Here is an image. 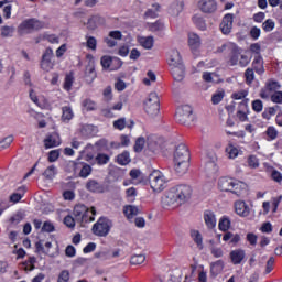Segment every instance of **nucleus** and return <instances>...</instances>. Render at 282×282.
<instances>
[{"label":"nucleus","instance_id":"1","mask_svg":"<svg viewBox=\"0 0 282 282\" xmlns=\"http://www.w3.org/2000/svg\"><path fill=\"white\" fill-rule=\"evenodd\" d=\"M193 197V187L180 184L167 189L162 198V206L165 210H175L186 204Z\"/></svg>","mask_w":282,"mask_h":282},{"label":"nucleus","instance_id":"2","mask_svg":"<svg viewBox=\"0 0 282 282\" xmlns=\"http://www.w3.org/2000/svg\"><path fill=\"white\" fill-rule=\"evenodd\" d=\"M173 162H174V171L178 175H184L188 172L191 166V152L186 144L181 143L176 145L174 154H173Z\"/></svg>","mask_w":282,"mask_h":282},{"label":"nucleus","instance_id":"3","mask_svg":"<svg viewBox=\"0 0 282 282\" xmlns=\"http://www.w3.org/2000/svg\"><path fill=\"white\" fill-rule=\"evenodd\" d=\"M73 215L84 224L96 221V207L89 209L84 204H77L74 207Z\"/></svg>","mask_w":282,"mask_h":282},{"label":"nucleus","instance_id":"4","mask_svg":"<svg viewBox=\"0 0 282 282\" xmlns=\"http://www.w3.org/2000/svg\"><path fill=\"white\" fill-rule=\"evenodd\" d=\"M149 182H150V187L154 193H162L164 188H166V184H169V178L164 176V173H162L159 170H154L150 175H149Z\"/></svg>","mask_w":282,"mask_h":282},{"label":"nucleus","instance_id":"5","mask_svg":"<svg viewBox=\"0 0 282 282\" xmlns=\"http://www.w3.org/2000/svg\"><path fill=\"white\" fill-rule=\"evenodd\" d=\"M45 23L36 18L26 19L21 22L18 26V33L23 36V34H32L39 30H43Z\"/></svg>","mask_w":282,"mask_h":282},{"label":"nucleus","instance_id":"6","mask_svg":"<svg viewBox=\"0 0 282 282\" xmlns=\"http://www.w3.org/2000/svg\"><path fill=\"white\" fill-rule=\"evenodd\" d=\"M144 111L148 116H151V118H154V116L160 113V97L158 96V93L149 94L144 101Z\"/></svg>","mask_w":282,"mask_h":282},{"label":"nucleus","instance_id":"7","mask_svg":"<svg viewBox=\"0 0 282 282\" xmlns=\"http://www.w3.org/2000/svg\"><path fill=\"white\" fill-rule=\"evenodd\" d=\"M112 226L113 224L110 219L101 217L94 224L93 234L96 235V237H107V235L111 232Z\"/></svg>","mask_w":282,"mask_h":282},{"label":"nucleus","instance_id":"8","mask_svg":"<svg viewBox=\"0 0 282 282\" xmlns=\"http://www.w3.org/2000/svg\"><path fill=\"white\" fill-rule=\"evenodd\" d=\"M176 122L181 124H188L193 120V108L191 106H183L177 109L175 115Z\"/></svg>","mask_w":282,"mask_h":282},{"label":"nucleus","instance_id":"9","mask_svg":"<svg viewBox=\"0 0 282 282\" xmlns=\"http://www.w3.org/2000/svg\"><path fill=\"white\" fill-rule=\"evenodd\" d=\"M52 58H54V51L48 47L42 55L41 69H43V72H52V69H54Z\"/></svg>","mask_w":282,"mask_h":282},{"label":"nucleus","instance_id":"10","mask_svg":"<svg viewBox=\"0 0 282 282\" xmlns=\"http://www.w3.org/2000/svg\"><path fill=\"white\" fill-rule=\"evenodd\" d=\"M198 9L204 14H213V12L217 11V2L215 0H199Z\"/></svg>","mask_w":282,"mask_h":282},{"label":"nucleus","instance_id":"11","mask_svg":"<svg viewBox=\"0 0 282 282\" xmlns=\"http://www.w3.org/2000/svg\"><path fill=\"white\" fill-rule=\"evenodd\" d=\"M86 58L88 61V65L86 66V80L87 83H91L96 80V65L94 64V55L87 54Z\"/></svg>","mask_w":282,"mask_h":282},{"label":"nucleus","instance_id":"12","mask_svg":"<svg viewBox=\"0 0 282 282\" xmlns=\"http://www.w3.org/2000/svg\"><path fill=\"white\" fill-rule=\"evenodd\" d=\"M235 21V14L232 13H227L224 15L223 21L220 23V31L223 34L227 35L232 32V23Z\"/></svg>","mask_w":282,"mask_h":282},{"label":"nucleus","instance_id":"13","mask_svg":"<svg viewBox=\"0 0 282 282\" xmlns=\"http://www.w3.org/2000/svg\"><path fill=\"white\" fill-rule=\"evenodd\" d=\"M167 65L170 68L184 65L182 62V55H180V51L172 50L167 53Z\"/></svg>","mask_w":282,"mask_h":282},{"label":"nucleus","instance_id":"14","mask_svg":"<svg viewBox=\"0 0 282 282\" xmlns=\"http://www.w3.org/2000/svg\"><path fill=\"white\" fill-rule=\"evenodd\" d=\"M249 102L250 99H245L238 106L237 118L240 120V122H248V113L250 111L248 108Z\"/></svg>","mask_w":282,"mask_h":282},{"label":"nucleus","instance_id":"15","mask_svg":"<svg viewBox=\"0 0 282 282\" xmlns=\"http://www.w3.org/2000/svg\"><path fill=\"white\" fill-rule=\"evenodd\" d=\"M230 261L234 265H240L243 259H246V250L235 249L229 253Z\"/></svg>","mask_w":282,"mask_h":282},{"label":"nucleus","instance_id":"16","mask_svg":"<svg viewBox=\"0 0 282 282\" xmlns=\"http://www.w3.org/2000/svg\"><path fill=\"white\" fill-rule=\"evenodd\" d=\"M204 221L209 230H213L214 228H216L217 227V216L215 215V212L205 210L204 212Z\"/></svg>","mask_w":282,"mask_h":282},{"label":"nucleus","instance_id":"17","mask_svg":"<svg viewBox=\"0 0 282 282\" xmlns=\"http://www.w3.org/2000/svg\"><path fill=\"white\" fill-rule=\"evenodd\" d=\"M247 188H248V185L245 182L234 180L230 193H232L234 195H237V197H241V195L246 193Z\"/></svg>","mask_w":282,"mask_h":282},{"label":"nucleus","instance_id":"18","mask_svg":"<svg viewBox=\"0 0 282 282\" xmlns=\"http://www.w3.org/2000/svg\"><path fill=\"white\" fill-rule=\"evenodd\" d=\"M187 43L192 52H197V48L202 47V37H199L197 33L191 32L188 33Z\"/></svg>","mask_w":282,"mask_h":282},{"label":"nucleus","instance_id":"19","mask_svg":"<svg viewBox=\"0 0 282 282\" xmlns=\"http://www.w3.org/2000/svg\"><path fill=\"white\" fill-rule=\"evenodd\" d=\"M183 10L184 0H174L169 7V13L172 14V17H180Z\"/></svg>","mask_w":282,"mask_h":282},{"label":"nucleus","instance_id":"20","mask_svg":"<svg viewBox=\"0 0 282 282\" xmlns=\"http://www.w3.org/2000/svg\"><path fill=\"white\" fill-rule=\"evenodd\" d=\"M252 69L259 76H263V74H265V67L263 66V56L261 55L254 56L252 61Z\"/></svg>","mask_w":282,"mask_h":282},{"label":"nucleus","instance_id":"21","mask_svg":"<svg viewBox=\"0 0 282 282\" xmlns=\"http://www.w3.org/2000/svg\"><path fill=\"white\" fill-rule=\"evenodd\" d=\"M235 210L239 217H248L250 215V207L243 200H237L235 203Z\"/></svg>","mask_w":282,"mask_h":282},{"label":"nucleus","instance_id":"22","mask_svg":"<svg viewBox=\"0 0 282 282\" xmlns=\"http://www.w3.org/2000/svg\"><path fill=\"white\" fill-rule=\"evenodd\" d=\"M45 149H54V147H61V137L58 133H52L44 140Z\"/></svg>","mask_w":282,"mask_h":282},{"label":"nucleus","instance_id":"23","mask_svg":"<svg viewBox=\"0 0 282 282\" xmlns=\"http://www.w3.org/2000/svg\"><path fill=\"white\" fill-rule=\"evenodd\" d=\"M234 182L235 178L221 177L218 181V188L225 193H230Z\"/></svg>","mask_w":282,"mask_h":282},{"label":"nucleus","instance_id":"24","mask_svg":"<svg viewBox=\"0 0 282 282\" xmlns=\"http://www.w3.org/2000/svg\"><path fill=\"white\" fill-rule=\"evenodd\" d=\"M86 188L90 193H105V186H102V184L98 183L96 180H89L86 183Z\"/></svg>","mask_w":282,"mask_h":282},{"label":"nucleus","instance_id":"25","mask_svg":"<svg viewBox=\"0 0 282 282\" xmlns=\"http://www.w3.org/2000/svg\"><path fill=\"white\" fill-rule=\"evenodd\" d=\"M161 11L162 6H160V3H153L152 8L145 11L144 17H147V19H158Z\"/></svg>","mask_w":282,"mask_h":282},{"label":"nucleus","instance_id":"26","mask_svg":"<svg viewBox=\"0 0 282 282\" xmlns=\"http://www.w3.org/2000/svg\"><path fill=\"white\" fill-rule=\"evenodd\" d=\"M171 69V74L177 83L184 80V64H181L180 66H174Z\"/></svg>","mask_w":282,"mask_h":282},{"label":"nucleus","instance_id":"27","mask_svg":"<svg viewBox=\"0 0 282 282\" xmlns=\"http://www.w3.org/2000/svg\"><path fill=\"white\" fill-rule=\"evenodd\" d=\"M139 45L143 47L144 50H153V45L155 43V40L153 36H140L138 37Z\"/></svg>","mask_w":282,"mask_h":282},{"label":"nucleus","instance_id":"28","mask_svg":"<svg viewBox=\"0 0 282 282\" xmlns=\"http://www.w3.org/2000/svg\"><path fill=\"white\" fill-rule=\"evenodd\" d=\"M205 172L209 177H217V173H219V166L215 161H208L205 165Z\"/></svg>","mask_w":282,"mask_h":282},{"label":"nucleus","instance_id":"29","mask_svg":"<svg viewBox=\"0 0 282 282\" xmlns=\"http://www.w3.org/2000/svg\"><path fill=\"white\" fill-rule=\"evenodd\" d=\"M225 153L229 160H235L239 158V148L235 147L232 143H229L225 149Z\"/></svg>","mask_w":282,"mask_h":282},{"label":"nucleus","instance_id":"30","mask_svg":"<svg viewBox=\"0 0 282 282\" xmlns=\"http://www.w3.org/2000/svg\"><path fill=\"white\" fill-rule=\"evenodd\" d=\"M240 56H241V52H239V47H235L229 56L228 65H230V67H235V65H239Z\"/></svg>","mask_w":282,"mask_h":282},{"label":"nucleus","instance_id":"31","mask_svg":"<svg viewBox=\"0 0 282 282\" xmlns=\"http://www.w3.org/2000/svg\"><path fill=\"white\" fill-rule=\"evenodd\" d=\"M191 237H192L193 241L196 243L197 248H199V250H203L204 249V238L202 237V234L199 232V230H192Z\"/></svg>","mask_w":282,"mask_h":282},{"label":"nucleus","instance_id":"32","mask_svg":"<svg viewBox=\"0 0 282 282\" xmlns=\"http://www.w3.org/2000/svg\"><path fill=\"white\" fill-rule=\"evenodd\" d=\"M231 224H232V223L230 221V217H228V216H223V217L219 219L218 228H219V230H221V232H228V230H230Z\"/></svg>","mask_w":282,"mask_h":282},{"label":"nucleus","instance_id":"33","mask_svg":"<svg viewBox=\"0 0 282 282\" xmlns=\"http://www.w3.org/2000/svg\"><path fill=\"white\" fill-rule=\"evenodd\" d=\"M192 21L194 23V25H196V28L198 30H200L202 32H205L206 30V20H204V18L199 14H196L192 18Z\"/></svg>","mask_w":282,"mask_h":282},{"label":"nucleus","instance_id":"34","mask_svg":"<svg viewBox=\"0 0 282 282\" xmlns=\"http://www.w3.org/2000/svg\"><path fill=\"white\" fill-rule=\"evenodd\" d=\"M117 162L120 166H127V164L131 163V154L129 151H123L121 154L117 156Z\"/></svg>","mask_w":282,"mask_h":282},{"label":"nucleus","instance_id":"35","mask_svg":"<svg viewBox=\"0 0 282 282\" xmlns=\"http://www.w3.org/2000/svg\"><path fill=\"white\" fill-rule=\"evenodd\" d=\"M130 177L133 184H140L144 180V174H142V171L133 169L130 171Z\"/></svg>","mask_w":282,"mask_h":282},{"label":"nucleus","instance_id":"36","mask_svg":"<svg viewBox=\"0 0 282 282\" xmlns=\"http://www.w3.org/2000/svg\"><path fill=\"white\" fill-rule=\"evenodd\" d=\"M74 118V110L69 106H64L62 108V120L64 122H69Z\"/></svg>","mask_w":282,"mask_h":282},{"label":"nucleus","instance_id":"37","mask_svg":"<svg viewBox=\"0 0 282 282\" xmlns=\"http://www.w3.org/2000/svg\"><path fill=\"white\" fill-rule=\"evenodd\" d=\"M225 97H226V90L220 88L213 94L212 104L219 105V102H221V100H224Z\"/></svg>","mask_w":282,"mask_h":282},{"label":"nucleus","instance_id":"38","mask_svg":"<svg viewBox=\"0 0 282 282\" xmlns=\"http://www.w3.org/2000/svg\"><path fill=\"white\" fill-rule=\"evenodd\" d=\"M265 135L268 142H273V140H276L279 138V130L274 126L268 127L265 130Z\"/></svg>","mask_w":282,"mask_h":282},{"label":"nucleus","instance_id":"39","mask_svg":"<svg viewBox=\"0 0 282 282\" xmlns=\"http://www.w3.org/2000/svg\"><path fill=\"white\" fill-rule=\"evenodd\" d=\"M123 213L128 219H133L138 215L139 209L133 205H128L123 208Z\"/></svg>","mask_w":282,"mask_h":282},{"label":"nucleus","instance_id":"40","mask_svg":"<svg viewBox=\"0 0 282 282\" xmlns=\"http://www.w3.org/2000/svg\"><path fill=\"white\" fill-rule=\"evenodd\" d=\"M56 173H58V170L55 165H51L46 167V170L43 172V176L45 180H54L56 177Z\"/></svg>","mask_w":282,"mask_h":282},{"label":"nucleus","instance_id":"41","mask_svg":"<svg viewBox=\"0 0 282 282\" xmlns=\"http://www.w3.org/2000/svg\"><path fill=\"white\" fill-rule=\"evenodd\" d=\"M147 261V256L144 253L134 254L130 259L131 265H142Z\"/></svg>","mask_w":282,"mask_h":282},{"label":"nucleus","instance_id":"42","mask_svg":"<svg viewBox=\"0 0 282 282\" xmlns=\"http://www.w3.org/2000/svg\"><path fill=\"white\" fill-rule=\"evenodd\" d=\"M73 86H74V73H69L65 76V80H64L65 91H72Z\"/></svg>","mask_w":282,"mask_h":282},{"label":"nucleus","instance_id":"43","mask_svg":"<svg viewBox=\"0 0 282 282\" xmlns=\"http://www.w3.org/2000/svg\"><path fill=\"white\" fill-rule=\"evenodd\" d=\"M86 47L88 50H91L93 52H96V48L98 47V41L94 36H86Z\"/></svg>","mask_w":282,"mask_h":282},{"label":"nucleus","instance_id":"44","mask_svg":"<svg viewBox=\"0 0 282 282\" xmlns=\"http://www.w3.org/2000/svg\"><path fill=\"white\" fill-rule=\"evenodd\" d=\"M150 32H162L164 31V23L162 21H156L154 23L148 24Z\"/></svg>","mask_w":282,"mask_h":282},{"label":"nucleus","instance_id":"45","mask_svg":"<svg viewBox=\"0 0 282 282\" xmlns=\"http://www.w3.org/2000/svg\"><path fill=\"white\" fill-rule=\"evenodd\" d=\"M145 140H144V137H139L137 140H135V143H134V152L135 153H142V150L144 149V144H145Z\"/></svg>","mask_w":282,"mask_h":282},{"label":"nucleus","instance_id":"46","mask_svg":"<svg viewBox=\"0 0 282 282\" xmlns=\"http://www.w3.org/2000/svg\"><path fill=\"white\" fill-rule=\"evenodd\" d=\"M12 142H14V137L8 135V137L3 138L0 141V151H3V149H8V147H10V144H12Z\"/></svg>","mask_w":282,"mask_h":282},{"label":"nucleus","instance_id":"47","mask_svg":"<svg viewBox=\"0 0 282 282\" xmlns=\"http://www.w3.org/2000/svg\"><path fill=\"white\" fill-rule=\"evenodd\" d=\"M91 175V165L85 163L79 172V177L84 180Z\"/></svg>","mask_w":282,"mask_h":282},{"label":"nucleus","instance_id":"48","mask_svg":"<svg viewBox=\"0 0 282 282\" xmlns=\"http://www.w3.org/2000/svg\"><path fill=\"white\" fill-rule=\"evenodd\" d=\"M248 94L249 93L247 89L238 90L231 95V98L234 100H246V97L248 96Z\"/></svg>","mask_w":282,"mask_h":282},{"label":"nucleus","instance_id":"49","mask_svg":"<svg viewBox=\"0 0 282 282\" xmlns=\"http://www.w3.org/2000/svg\"><path fill=\"white\" fill-rule=\"evenodd\" d=\"M245 78L247 85H252V83L254 82V69L247 68L245 72Z\"/></svg>","mask_w":282,"mask_h":282},{"label":"nucleus","instance_id":"50","mask_svg":"<svg viewBox=\"0 0 282 282\" xmlns=\"http://www.w3.org/2000/svg\"><path fill=\"white\" fill-rule=\"evenodd\" d=\"M120 67H122V61L118 57H112L109 72H117V69H120Z\"/></svg>","mask_w":282,"mask_h":282},{"label":"nucleus","instance_id":"51","mask_svg":"<svg viewBox=\"0 0 282 282\" xmlns=\"http://www.w3.org/2000/svg\"><path fill=\"white\" fill-rule=\"evenodd\" d=\"M128 202H135V197H138V191L135 187H130L126 191Z\"/></svg>","mask_w":282,"mask_h":282},{"label":"nucleus","instance_id":"52","mask_svg":"<svg viewBox=\"0 0 282 282\" xmlns=\"http://www.w3.org/2000/svg\"><path fill=\"white\" fill-rule=\"evenodd\" d=\"M109 160H110V158H109V155H107V154L99 153V154H97V156H96V162H97V164H99V166H102V165H105V164H108V163H109Z\"/></svg>","mask_w":282,"mask_h":282},{"label":"nucleus","instance_id":"53","mask_svg":"<svg viewBox=\"0 0 282 282\" xmlns=\"http://www.w3.org/2000/svg\"><path fill=\"white\" fill-rule=\"evenodd\" d=\"M275 23L272 19H268L262 23V30H264V32H272V30H274Z\"/></svg>","mask_w":282,"mask_h":282},{"label":"nucleus","instance_id":"54","mask_svg":"<svg viewBox=\"0 0 282 282\" xmlns=\"http://www.w3.org/2000/svg\"><path fill=\"white\" fill-rule=\"evenodd\" d=\"M112 61H113V57L105 55L101 57L100 63L105 69H110Z\"/></svg>","mask_w":282,"mask_h":282},{"label":"nucleus","instance_id":"55","mask_svg":"<svg viewBox=\"0 0 282 282\" xmlns=\"http://www.w3.org/2000/svg\"><path fill=\"white\" fill-rule=\"evenodd\" d=\"M113 127L116 129H118L119 131L124 130L126 127H127V119L126 118H120V119L113 121Z\"/></svg>","mask_w":282,"mask_h":282},{"label":"nucleus","instance_id":"56","mask_svg":"<svg viewBox=\"0 0 282 282\" xmlns=\"http://www.w3.org/2000/svg\"><path fill=\"white\" fill-rule=\"evenodd\" d=\"M210 268H212V272L219 273V272H221L224 270V262L221 260L213 262L210 264Z\"/></svg>","mask_w":282,"mask_h":282},{"label":"nucleus","instance_id":"57","mask_svg":"<svg viewBox=\"0 0 282 282\" xmlns=\"http://www.w3.org/2000/svg\"><path fill=\"white\" fill-rule=\"evenodd\" d=\"M252 109L256 111V113H261L263 111V101H261V99L253 100Z\"/></svg>","mask_w":282,"mask_h":282},{"label":"nucleus","instance_id":"58","mask_svg":"<svg viewBox=\"0 0 282 282\" xmlns=\"http://www.w3.org/2000/svg\"><path fill=\"white\" fill-rule=\"evenodd\" d=\"M248 166L250 169H259V159L256 155H250L248 158Z\"/></svg>","mask_w":282,"mask_h":282},{"label":"nucleus","instance_id":"59","mask_svg":"<svg viewBox=\"0 0 282 282\" xmlns=\"http://www.w3.org/2000/svg\"><path fill=\"white\" fill-rule=\"evenodd\" d=\"M83 107L87 110V111H94L96 109V102L93 101L91 99H85L83 101Z\"/></svg>","mask_w":282,"mask_h":282},{"label":"nucleus","instance_id":"60","mask_svg":"<svg viewBox=\"0 0 282 282\" xmlns=\"http://www.w3.org/2000/svg\"><path fill=\"white\" fill-rule=\"evenodd\" d=\"M250 53L254 54V56H261V44L253 43L250 45Z\"/></svg>","mask_w":282,"mask_h":282},{"label":"nucleus","instance_id":"61","mask_svg":"<svg viewBox=\"0 0 282 282\" xmlns=\"http://www.w3.org/2000/svg\"><path fill=\"white\" fill-rule=\"evenodd\" d=\"M215 76H217L216 73H210V72H204L203 73V80H205V83H215Z\"/></svg>","mask_w":282,"mask_h":282},{"label":"nucleus","instance_id":"62","mask_svg":"<svg viewBox=\"0 0 282 282\" xmlns=\"http://www.w3.org/2000/svg\"><path fill=\"white\" fill-rule=\"evenodd\" d=\"M69 272L67 270H63L57 276V282H69Z\"/></svg>","mask_w":282,"mask_h":282},{"label":"nucleus","instance_id":"63","mask_svg":"<svg viewBox=\"0 0 282 282\" xmlns=\"http://www.w3.org/2000/svg\"><path fill=\"white\" fill-rule=\"evenodd\" d=\"M271 100H272L275 105H282V91H275V93L271 96Z\"/></svg>","mask_w":282,"mask_h":282},{"label":"nucleus","instance_id":"64","mask_svg":"<svg viewBox=\"0 0 282 282\" xmlns=\"http://www.w3.org/2000/svg\"><path fill=\"white\" fill-rule=\"evenodd\" d=\"M271 177H272L273 182L281 184V182H282V173L281 172L273 170L271 173Z\"/></svg>","mask_w":282,"mask_h":282}]
</instances>
